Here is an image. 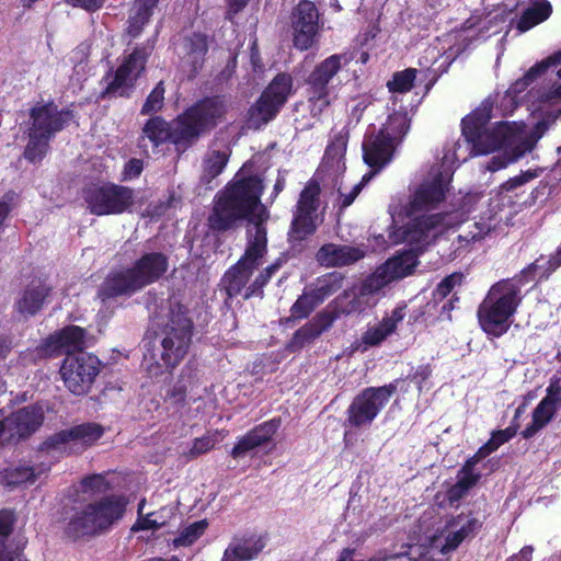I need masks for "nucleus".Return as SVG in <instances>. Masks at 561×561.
Returning a JSON list of instances; mask_svg holds the SVG:
<instances>
[{
	"instance_id": "603ef678",
	"label": "nucleus",
	"mask_w": 561,
	"mask_h": 561,
	"mask_svg": "<svg viewBox=\"0 0 561 561\" xmlns=\"http://www.w3.org/2000/svg\"><path fill=\"white\" fill-rule=\"evenodd\" d=\"M463 274L461 272H454L445 276L436 286L433 291V298L442 301L454 290L456 286H460L463 282Z\"/></svg>"
},
{
	"instance_id": "bb28decb",
	"label": "nucleus",
	"mask_w": 561,
	"mask_h": 561,
	"mask_svg": "<svg viewBox=\"0 0 561 561\" xmlns=\"http://www.w3.org/2000/svg\"><path fill=\"white\" fill-rule=\"evenodd\" d=\"M198 383V373L194 364L188 363L182 369L175 382L168 389L164 402L176 410L183 409L187 403L188 392Z\"/></svg>"
},
{
	"instance_id": "79ce46f5",
	"label": "nucleus",
	"mask_w": 561,
	"mask_h": 561,
	"mask_svg": "<svg viewBox=\"0 0 561 561\" xmlns=\"http://www.w3.org/2000/svg\"><path fill=\"white\" fill-rule=\"evenodd\" d=\"M207 519H199L185 526L173 539L174 547H190L195 543L208 528Z\"/></svg>"
},
{
	"instance_id": "6ab92c4d",
	"label": "nucleus",
	"mask_w": 561,
	"mask_h": 561,
	"mask_svg": "<svg viewBox=\"0 0 561 561\" xmlns=\"http://www.w3.org/2000/svg\"><path fill=\"white\" fill-rule=\"evenodd\" d=\"M447 191L448 185L442 173L436 174L431 181L422 183L404 207L407 216L412 217L436 208L445 199Z\"/></svg>"
},
{
	"instance_id": "72a5a7b5",
	"label": "nucleus",
	"mask_w": 561,
	"mask_h": 561,
	"mask_svg": "<svg viewBox=\"0 0 561 561\" xmlns=\"http://www.w3.org/2000/svg\"><path fill=\"white\" fill-rule=\"evenodd\" d=\"M561 64V53L549 56L548 58L535 64L519 79L511 84L508 93L517 95L524 92L535 80L545 75L550 67H557Z\"/></svg>"
},
{
	"instance_id": "c03bdc74",
	"label": "nucleus",
	"mask_w": 561,
	"mask_h": 561,
	"mask_svg": "<svg viewBox=\"0 0 561 561\" xmlns=\"http://www.w3.org/2000/svg\"><path fill=\"white\" fill-rule=\"evenodd\" d=\"M319 305L310 290L304 291L290 307V316L285 321L307 319Z\"/></svg>"
},
{
	"instance_id": "b1692460",
	"label": "nucleus",
	"mask_w": 561,
	"mask_h": 561,
	"mask_svg": "<svg viewBox=\"0 0 561 561\" xmlns=\"http://www.w3.org/2000/svg\"><path fill=\"white\" fill-rule=\"evenodd\" d=\"M208 48V36L202 32H193L183 37L182 61L188 68L191 79L204 68Z\"/></svg>"
},
{
	"instance_id": "c756f323",
	"label": "nucleus",
	"mask_w": 561,
	"mask_h": 561,
	"mask_svg": "<svg viewBox=\"0 0 561 561\" xmlns=\"http://www.w3.org/2000/svg\"><path fill=\"white\" fill-rule=\"evenodd\" d=\"M478 461L469 457L458 471V480L447 490L450 503L460 501L481 479V473L474 472Z\"/></svg>"
},
{
	"instance_id": "9b49d317",
	"label": "nucleus",
	"mask_w": 561,
	"mask_h": 561,
	"mask_svg": "<svg viewBox=\"0 0 561 561\" xmlns=\"http://www.w3.org/2000/svg\"><path fill=\"white\" fill-rule=\"evenodd\" d=\"M320 193L319 183L310 180L299 194L287 233V240L293 249L301 247L302 242L317 231Z\"/></svg>"
},
{
	"instance_id": "4c0bfd02",
	"label": "nucleus",
	"mask_w": 561,
	"mask_h": 561,
	"mask_svg": "<svg viewBox=\"0 0 561 561\" xmlns=\"http://www.w3.org/2000/svg\"><path fill=\"white\" fill-rule=\"evenodd\" d=\"M344 275L340 272H330L316 279L310 291L321 305L327 298L337 293L343 287Z\"/></svg>"
},
{
	"instance_id": "58836bf2",
	"label": "nucleus",
	"mask_w": 561,
	"mask_h": 561,
	"mask_svg": "<svg viewBox=\"0 0 561 561\" xmlns=\"http://www.w3.org/2000/svg\"><path fill=\"white\" fill-rule=\"evenodd\" d=\"M410 127L411 118L409 117L408 112H393L388 116L387 122L379 130L391 138V140L398 146L409 133Z\"/></svg>"
},
{
	"instance_id": "f03ea898",
	"label": "nucleus",
	"mask_w": 561,
	"mask_h": 561,
	"mask_svg": "<svg viewBox=\"0 0 561 561\" xmlns=\"http://www.w3.org/2000/svg\"><path fill=\"white\" fill-rule=\"evenodd\" d=\"M263 181L257 175H248L229 181L217 192L208 216V226L215 232H226L247 220L252 227L247 229V241L256 236L267 242V208L261 203Z\"/></svg>"
},
{
	"instance_id": "5fc2aeb1",
	"label": "nucleus",
	"mask_w": 561,
	"mask_h": 561,
	"mask_svg": "<svg viewBox=\"0 0 561 561\" xmlns=\"http://www.w3.org/2000/svg\"><path fill=\"white\" fill-rule=\"evenodd\" d=\"M348 131H340L325 148V156L331 159H337L344 156L347 147Z\"/></svg>"
},
{
	"instance_id": "9d476101",
	"label": "nucleus",
	"mask_w": 561,
	"mask_h": 561,
	"mask_svg": "<svg viewBox=\"0 0 561 561\" xmlns=\"http://www.w3.org/2000/svg\"><path fill=\"white\" fill-rule=\"evenodd\" d=\"M135 191L114 182L92 183L83 188V199L91 215L110 216L131 211Z\"/></svg>"
},
{
	"instance_id": "20e7f679",
	"label": "nucleus",
	"mask_w": 561,
	"mask_h": 561,
	"mask_svg": "<svg viewBox=\"0 0 561 561\" xmlns=\"http://www.w3.org/2000/svg\"><path fill=\"white\" fill-rule=\"evenodd\" d=\"M128 500L123 494H110L83 506L65 512L62 536L70 542L89 540L108 533L125 515Z\"/></svg>"
},
{
	"instance_id": "3c124183",
	"label": "nucleus",
	"mask_w": 561,
	"mask_h": 561,
	"mask_svg": "<svg viewBox=\"0 0 561 561\" xmlns=\"http://www.w3.org/2000/svg\"><path fill=\"white\" fill-rule=\"evenodd\" d=\"M391 333H393V323L383 322L382 320L375 327L369 328L362 336L364 344L368 346L379 345Z\"/></svg>"
},
{
	"instance_id": "a211bd4d",
	"label": "nucleus",
	"mask_w": 561,
	"mask_h": 561,
	"mask_svg": "<svg viewBox=\"0 0 561 561\" xmlns=\"http://www.w3.org/2000/svg\"><path fill=\"white\" fill-rule=\"evenodd\" d=\"M44 412L38 404H30L18 409L0 421L8 433L7 443L28 438L42 426Z\"/></svg>"
},
{
	"instance_id": "8fccbe9b",
	"label": "nucleus",
	"mask_w": 561,
	"mask_h": 561,
	"mask_svg": "<svg viewBox=\"0 0 561 561\" xmlns=\"http://www.w3.org/2000/svg\"><path fill=\"white\" fill-rule=\"evenodd\" d=\"M81 491L90 492L92 495L105 494L113 489L112 483L104 473H93L85 476L81 481Z\"/></svg>"
},
{
	"instance_id": "338daca9",
	"label": "nucleus",
	"mask_w": 561,
	"mask_h": 561,
	"mask_svg": "<svg viewBox=\"0 0 561 561\" xmlns=\"http://www.w3.org/2000/svg\"><path fill=\"white\" fill-rule=\"evenodd\" d=\"M542 400H547L548 404L554 405L557 408L561 404V386L559 380L551 382L547 388V394Z\"/></svg>"
},
{
	"instance_id": "6e6552de",
	"label": "nucleus",
	"mask_w": 561,
	"mask_h": 561,
	"mask_svg": "<svg viewBox=\"0 0 561 561\" xmlns=\"http://www.w3.org/2000/svg\"><path fill=\"white\" fill-rule=\"evenodd\" d=\"M350 53L333 54L318 62L305 78V95L309 114L313 118L321 115L332 105L336 95L331 85L333 79L353 60Z\"/></svg>"
},
{
	"instance_id": "e2e57ef3",
	"label": "nucleus",
	"mask_w": 561,
	"mask_h": 561,
	"mask_svg": "<svg viewBox=\"0 0 561 561\" xmlns=\"http://www.w3.org/2000/svg\"><path fill=\"white\" fill-rule=\"evenodd\" d=\"M537 176L536 171L527 170L522 172L520 174L513 176L508 179L505 183H503L502 188L511 192L515 188L524 185L525 183L529 182L530 180L535 179Z\"/></svg>"
},
{
	"instance_id": "c9c22d12",
	"label": "nucleus",
	"mask_w": 561,
	"mask_h": 561,
	"mask_svg": "<svg viewBox=\"0 0 561 561\" xmlns=\"http://www.w3.org/2000/svg\"><path fill=\"white\" fill-rule=\"evenodd\" d=\"M64 353L76 354L85 347L87 330L78 325H66L54 332Z\"/></svg>"
},
{
	"instance_id": "69168bd1",
	"label": "nucleus",
	"mask_w": 561,
	"mask_h": 561,
	"mask_svg": "<svg viewBox=\"0 0 561 561\" xmlns=\"http://www.w3.org/2000/svg\"><path fill=\"white\" fill-rule=\"evenodd\" d=\"M363 190V183H357L353 186L352 191L348 194H343L340 192L339 196V208L340 210L346 209L348 206L353 204L355 198L359 195Z\"/></svg>"
},
{
	"instance_id": "2f4dec72",
	"label": "nucleus",
	"mask_w": 561,
	"mask_h": 561,
	"mask_svg": "<svg viewBox=\"0 0 561 561\" xmlns=\"http://www.w3.org/2000/svg\"><path fill=\"white\" fill-rule=\"evenodd\" d=\"M16 523V515L13 510H0V561H26L22 559L21 553L10 549L8 541L13 533Z\"/></svg>"
},
{
	"instance_id": "aec40b11",
	"label": "nucleus",
	"mask_w": 561,
	"mask_h": 561,
	"mask_svg": "<svg viewBox=\"0 0 561 561\" xmlns=\"http://www.w3.org/2000/svg\"><path fill=\"white\" fill-rule=\"evenodd\" d=\"M383 407L369 387L359 391L346 409L345 426L362 428L370 426Z\"/></svg>"
},
{
	"instance_id": "a19ab883",
	"label": "nucleus",
	"mask_w": 561,
	"mask_h": 561,
	"mask_svg": "<svg viewBox=\"0 0 561 561\" xmlns=\"http://www.w3.org/2000/svg\"><path fill=\"white\" fill-rule=\"evenodd\" d=\"M229 160V156L221 150L211 151L203 162V173L201 183L209 185L218 175L222 173Z\"/></svg>"
},
{
	"instance_id": "dca6fc26",
	"label": "nucleus",
	"mask_w": 561,
	"mask_h": 561,
	"mask_svg": "<svg viewBox=\"0 0 561 561\" xmlns=\"http://www.w3.org/2000/svg\"><path fill=\"white\" fill-rule=\"evenodd\" d=\"M294 46L304 51L316 42L319 33V11L310 0H300L291 11Z\"/></svg>"
},
{
	"instance_id": "412c9836",
	"label": "nucleus",
	"mask_w": 561,
	"mask_h": 561,
	"mask_svg": "<svg viewBox=\"0 0 561 561\" xmlns=\"http://www.w3.org/2000/svg\"><path fill=\"white\" fill-rule=\"evenodd\" d=\"M280 417H273L255 425L243 436L238 437L234 446L230 451V456L233 459L239 460L255 448L266 445L273 439L274 435L280 427Z\"/></svg>"
},
{
	"instance_id": "f257e3e1",
	"label": "nucleus",
	"mask_w": 561,
	"mask_h": 561,
	"mask_svg": "<svg viewBox=\"0 0 561 561\" xmlns=\"http://www.w3.org/2000/svg\"><path fill=\"white\" fill-rule=\"evenodd\" d=\"M228 104L225 95H210L197 100L171 121L161 115L149 117L142 128L141 138H147L152 149L169 144L178 154H183L198 140L225 121Z\"/></svg>"
},
{
	"instance_id": "bf43d9fd",
	"label": "nucleus",
	"mask_w": 561,
	"mask_h": 561,
	"mask_svg": "<svg viewBox=\"0 0 561 561\" xmlns=\"http://www.w3.org/2000/svg\"><path fill=\"white\" fill-rule=\"evenodd\" d=\"M215 446V439L211 436H202L193 440L192 447L187 453L188 459H195L211 450Z\"/></svg>"
},
{
	"instance_id": "e433bc0d",
	"label": "nucleus",
	"mask_w": 561,
	"mask_h": 561,
	"mask_svg": "<svg viewBox=\"0 0 561 561\" xmlns=\"http://www.w3.org/2000/svg\"><path fill=\"white\" fill-rule=\"evenodd\" d=\"M552 13V5L548 0L536 1L527 8L516 23L519 33H525L546 21Z\"/></svg>"
},
{
	"instance_id": "0e129e2a",
	"label": "nucleus",
	"mask_w": 561,
	"mask_h": 561,
	"mask_svg": "<svg viewBox=\"0 0 561 561\" xmlns=\"http://www.w3.org/2000/svg\"><path fill=\"white\" fill-rule=\"evenodd\" d=\"M432 366L430 364L420 365L416 367L413 374H410L407 379L415 382L419 389V392L423 390V383L431 377L432 375Z\"/></svg>"
},
{
	"instance_id": "f8f14e48",
	"label": "nucleus",
	"mask_w": 561,
	"mask_h": 561,
	"mask_svg": "<svg viewBox=\"0 0 561 561\" xmlns=\"http://www.w3.org/2000/svg\"><path fill=\"white\" fill-rule=\"evenodd\" d=\"M490 115L477 113L465 117L461 122V136L467 137L465 147L470 148L476 156L488 154L496 151L507 144L510 127L501 122L494 128L488 129Z\"/></svg>"
},
{
	"instance_id": "7c9ffc66",
	"label": "nucleus",
	"mask_w": 561,
	"mask_h": 561,
	"mask_svg": "<svg viewBox=\"0 0 561 561\" xmlns=\"http://www.w3.org/2000/svg\"><path fill=\"white\" fill-rule=\"evenodd\" d=\"M62 353L60 344L53 332L42 339L35 347H30L21 352L20 359L24 365H37L42 360L58 357Z\"/></svg>"
},
{
	"instance_id": "37998d69",
	"label": "nucleus",
	"mask_w": 561,
	"mask_h": 561,
	"mask_svg": "<svg viewBox=\"0 0 561 561\" xmlns=\"http://www.w3.org/2000/svg\"><path fill=\"white\" fill-rule=\"evenodd\" d=\"M419 70L416 68H407L396 71L392 78L387 82V88L391 93H408L414 85Z\"/></svg>"
},
{
	"instance_id": "f704fd0d",
	"label": "nucleus",
	"mask_w": 561,
	"mask_h": 561,
	"mask_svg": "<svg viewBox=\"0 0 561 561\" xmlns=\"http://www.w3.org/2000/svg\"><path fill=\"white\" fill-rule=\"evenodd\" d=\"M41 473L33 466L20 462L0 471V484L16 488L24 483H34Z\"/></svg>"
},
{
	"instance_id": "cd10ccee",
	"label": "nucleus",
	"mask_w": 561,
	"mask_h": 561,
	"mask_svg": "<svg viewBox=\"0 0 561 561\" xmlns=\"http://www.w3.org/2000/svg\"><path fill=\"white\" fill-rule=\"evenodd\" d=\"M405 226L401 228V241L410 244H419L426 241L428 233L439 222V215H415Z\"/></svg>"
},
{
	"instance_id": "09e8293b",
	"label": "nucleus",
	"mask_w": 561,
	"mask_h": 561,
	"mask_svg": "<svg viewBox=\"0 0 561 561\" xmlns=\"http://www.w3.org/2000/svg\"><path fill=\"white\" fill-rule=\"evenodd\" d=\"M467 140V137L462 136V138H459L456 140L451 148L445 149L444 156H443V164L450 163L451 165L457 164L459 165L462 162H466L468 159L474 157L473 151L470 148L465 147V144Z\"/></svg>"
},
{
	"instance_id": "4d7b16f0",
	"label": "nucleus",
	"mask_w": 561,
	"mask_h": 561,
	"mask_svg": "<svg viewBox=\"0 0 561 561\" xmlns=\"http://www.w3.org/2000/svg\"><path fill=\"white\" fill-rule=\"evenodd\" d=\"M558 408L548 404L547 400H541L533 411V420L541 423L545 427L556 415Z\"/></svg>"
},
{
	"instance_id": "7ed1b4c3",
	"label": "nucleus",
	"mask_w": 561,
	"mask_h": 561,
	"mask_svg": "<svg viewBox=\"0 0 561 561\" xmlns=\"http://www.w3.org/2000/svg\"><path fill=\"white\" fill-rule=\"evenodd\" d=\"M154 344L150 356H145L150 377L172 373L188 354L194 334V321L186 305L176 298L168 300L165 316L154 321Z\"/></svg>"
},
{
	"instance_id": "4468645a",
	"label": "nucleus",
	"mask_w": 561,
	"mask_h": 561,
	"mask_svg": "<svg viewBox=\"0 0 561 561\" xmlns=\"http://www.w3.org/2000/svg\"><path fill=\"white\" fill-rule=\"evenodd\" d=\"M102 363L98 356L81 352L67 354L60 366V376L65 387L75 396H84L90 392Z\"/></svg>"
},
{
	"instance_id": "ea45409f",
	"label": "nucleus",
	"mask_w": 561,
	"mask_h": 561,
	"mask_svg": "<svg viewBox=\"0 0 561 561\" xmlns=\"http://www.w3.org/2000/svg\"><path fill=\"white\" fill-rule=\"evenodd\" d=\"M519 425L512 424L504 430L494 431L491 435V438L483 444L471 457L477 461H481L490 454L495 451L501 445L511 440L517 433Z\"/></svg>"
},
{
	"instance_id": "4be33fe9",
	"label": "nucleus",
	"mask_w": 561,
	"mask_h": 561,
	"mask_svg": "<svg viewBox=\"0 0 561 561\" xmlns=\"http://www.w3.org/2000/svg\"><path fill=\"white\" fill-rule=\"evenodd\" d=\"M396 147L380 130L366 133L362 144L364 162L378 172L391 161Z\"/></svg>"
},
{
	"instance_id": "a18cd8bd",
	"label": "nucleus",
	"mask_w": 561,
	"mask_h": 561,
	"mask_svg": "<svg viewBox=\"0 0 561 561\" xmlns=\"http://www.w3.org/2000/svg\"><path fill=\"white\" fill-rule=\"evenodd\" d=\"M164 94H165V85L161 80L156 87L150 91L148 96L146 98L141 108L140 114L150 117L157 115V113L161 112L164 107Z\"/></svg>"
},
{
	"instance_id": "ddd939ff",
	"label": "nucleus",
	"mask_w": 561,
	"mask_h": 561,
	"mask_svg": "<svg viewBox=\"0 0 561 561\" xmlns=\"http://www.w3.org/2000/svg\"><path fill=\"white\" fill-rule=\"evenodd\" d=\"M154 46L156 38L148 39L146 43L136 46L130 54L125 56L115 70L112 81L108 82L102 92V98L115 95L129 98V91L135 88L137 80L145 72Z\"/></svg>"
},
{
	"instance_id": "f3484780",
	"label": "nucleus",
	"mask_w": 561,
	"mask_h": 561,
	"mask_svg": "<svg viewBox=\"0 0 561 561\" xmlns=\"http://www.w3.org/2000/svg\"><path fill=\"white\" fill-rule=\"evenodd\" d=\"M104 434V427L94 422H85L61 430L47 437L42 446V450H66L67 445H80V449L84 450L93 446Z\"/></svg>"
},
{
	"instance_id": "423d86ee",
	"label": "nucleus",
	"mask_w": 561,
	"mask_h": 561,
	"mask_svg": "<svg viewBox=\"0 0 561 561\" xmlns=\"http://www.w3.org/2000/svg\"><path fill=\"white\" fill-rule=\"evenodd\" d=\"M75 117L73 110L59 108L53 100L32 106L28 112V140L23 151L24 159L31 163L41 162L50 149V140Z\"/></svg>"
},
{
	"instance_id": "c85d7f7f",
	"label": "nucleus",
	"mask_w": 561,
	"mask_h": 561,
	"mask_svg": "<svg viewBox=\"0 0 561 561\" xmlns=\"http://www.w3.org/2000/svg\"><path fill=\"white\" fill-rule=\"evenodd\" d=\"M50 288L41 280H32L15 302L16 310L26 317L35 316L43 307Z\"/></svg>"
},
{
	"instance_id": "864d4df0",
	"label": "nucleus",
	"mask_w": 561,
	"mask_h": 561,
	"mask_svg": "<svg viewBox=\"0 0 561 561\" xmlns=\"http://www.w3.org/2000/svg\"><path fill=\"white\" fill-rule=\"evenodd\" d=\"M460 524L459 530L467 537H473L482 528L483 519H480L472 512L468 515L460 514L451 523V525Z\"/></svg>"
},
{
	"instance_id": "6e6d98bb",
	"label": "nucleus",
	"mask_w": 561,
	"mask_h": 561,
	"mask_svg": "<svg viewBox=\"0 0 561 561\" xmlns=\"http://www.w3.org/2000/svg\"><path fill=\"white\" fill-rule=\"evenodd\" d=\"M146 504V500H141L138 504V518L135 525L133 526V530H157L161 528V523H157V519L153 518L154 514L148 513L146 515L142 514L144 506Z\"/></svg>"
},
{
	"instance_id": "2eb2a0df",
	"label": "nucleus",
	"mask_w": 561,
	"mask_h": 561,
	"mask_svg": "<svg viewBox=\"0 0 561 561\" xmlns=\"http://www.w3.org/2000/svg\"><path fill=\"white\" fill-rule=\"evenodd\" d=\"M260 234L254 240L247 241L245 251L236 264L230 266L221 282L228 298L239 296L250 280L253 272L260 266L261 260L267 253V242Z\"/></svg>"
},
{
	"instance_id": "49530a36",
	"label": "nucleus",
	"mask_w": 561,
	"mask_h": 561,
	"mask_svg": "<svg viewBox=\"0 0 561 561\" xmlns=\"http://www.w3.org/2000/svg\"><path fill=\"white\" fill-rule=\"evenodd\" d=\"M561 266V247L545 259L543 255L538 257L535 262L527 267L528 272H536L540 270L539 280H547L553 272Z\"/></svg>"
},
{
	"instance_id": "5701e85b",
	"label": "nucleus",
	"mask_w": 561,
	"mask_h": 561,
	"mask_svg": "<svg viewBox=\"0 0 561 561\" xmlns=\"http://www.w3.org/2000/svg\"><path fill=\"white\" fill-rule=\"evenodd\" d=\"M267 541L266 534L234 537L224 551L221 561L255 560L267 546Z\"/></svg>"
},
{
	"instance_id": "473e14b6",
	"label": "nucleus",
	"mask_w": 561,
	"mask_h": 561,
	"mask_svg": "<svg viewBox=\"0 0 561 561\" xmlns=\"http://www.w3.org/2000/svg\"><path fill=\"white\" fill-rule=\"evenodd\" d=\"M160 0H136L128 18L127 33L133 38L138 37L147 25Z\"/></svg>"
},
{
	"instance_id": "774afa93",
	"label": "nucleus",
	"mask_w": 561,
	"mask_h": 561,
	"mask_svg": "<svg viewBox=\"0 0 561 561\" xmlns=\"http://www.w3.org/2000/svg\"><path fill=\"white\" fill-rule=\"evenodd\" d=\"M467 539V537L458 529L456 531H453L448 534V536L445 539V545L443 547V550L451 551L457 549L460 543Z\"/></svg>"
},
{
	"instance_id": "680f3d73",
	"label": "nucleus",
	"mask_w": 561,
	"mask_h": 561,
	"mask_svg": "<svg viewBox=\"0 0 561 561\" xmlns=\"http://www.w3.org/2000/svg\"><path fill=\"white\" fill-rule=\"evenodd\" d=\"M268 284V279L263 276L261 273L255 277V279L245 288L243 299L248 300L252 297L264 296V287Z\"/></svg>"
},
{
	"instance_id": "393cba45",
	"label": "nucleus",
	"mask_w": 561,
	"mask_h": 561,
	"mask_svg": "<svg viewBox=\"0 0 561 561\" xmlns=\"http://www.w3.org/2000/svg\"><path fill=\"white\" fill-rule=\"evenodd\" d=\"M336 316L332 312H318L310 321L300 327L293 334L288 348L291 352L300 351L305 345L312 343L334 323Z\"/></svg>"
},
{
	"instance_id": "a878e982",
	"label": "nucleus",
	"mask_w": 561,
	"mask_h": 561,
	"mask_svg": "<svg viewBox=\"0 0 561 561\" xmlns=\"http://www.w3.org/2000/svg\"><path fill=\"white\" fill-rule=\"evenodd\" d=\"M364 255V251L356 247L325 243L317 251L316 260L324 267H341L358 262Z\"/></svg>"
},
{
	"instance_id": "1a4fd4ad",
	"label": "nucleus",
	"mask_w": 561,
	"mask_h": 561,
	"mask_svg": "<svg viewBox=\"0 0 561 561\" xmlns=\"http://www.w3.org/2000/svg\"><path fill=\"white\" fill-rule=\"evenodd\" d=\"M294 91V79L288 72L277 73L249 107L247 122L260 129L276 118Z\"/></svg>"
},
{
	"instance_id": "39448f33",
	"label": "nucleus",
	"mask_w": 561,
	"mask_h": 561,
	"mask_svg": "<svg viewBox=\"0 0 561 561\" xmlns=\"http://www.w3.org/2000/svg\"><path fill=\"white\" fill-rule=\"evenodd\" d=\"M169 268V259L162 252H147L130 267L111 272L98 290L102 302L121 296H131L158 282Z\"/></svg>"
},
{
	"instance_id": "0eeeda50",
	"label": "nucleus",
	"mask_w": 561,
	"mask_h": 561,
	"mask_svg": "<svg viewBox=\"0 0 561 561\" xmlns=\"http://www.w3.org/2000/svg\"><path fill=\"white\" fill-rule=\"evenodd\" d=\"M522 299L520 287L511 279L493 284L477 308V320L482 332L490 339L506 334Z\"/></svg>"
},
{
	"instance_id": "13d9d810",
	"label": "nucleus",
	"mask_w": 561,
	"mask_h": 561,
	"mask_svg": "<svg viewBox=\"0 0 561 561\" xmlns=\"http://www.w3.org/2000/svg\"><path fill=\"white\" fill-rule=\"evenodd\" d=\"M401 381V378H397L387 385L380 387H369V389L381 403V405L385 408L389 402L390 398L398 391L399 383Z\"/></svg>"
},
{
	"instance_id": "052dcab7",
	"label": "nucleus",
	"mask_w": 561,
	"mask_h": 561,
	"mask_svg": "<svg viewBox=\"0 0 561 561\" xmlns=\"http://www.w3.org/2000/svg\"><path fill=\"white\" fill-rule=\"evenodd\" d=\"M144 171V161L138 158H130L125 162L122 171V181H130L140 176Z\"/></svg>"
},
{
	"instance_id": "de8ad7c7",
	"label": "nucleus",
	"mask_w": 561,
	"mask_h": 561,
	"mask_svg": "<svg viewBox=\"0 0 561 561\" xmlns=\"http://www.w3.org/2000/svg\"><path fill=\"white\" fill-rule=\"evenodd\" d=\"M386 265L393 277L402 278L413 273L416 261L412 254L405 253L389 259Z\"/></svg>"
}]
</instances>
